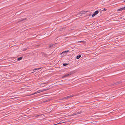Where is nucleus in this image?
Here are the masks:
<instances>
[{
  "label": "nucleus",
  "instance_id": "1",
  "mask_svg": "<svg viewBox=\"0 0 125 125\" xmlns=\"http://www.w3.org/2000/svg\"><path fill=\"white\" fill-rule=\"evenodd\" d=\"M49 89H44L41 90L37 91L35 93H34L32 94V95L38 93H40L44 91H45L49 90Z\"/></svg>",
  "mask_w": 125,
  "mask_h": 125
},
{
  "label": "nucleus",
  "instance_id": "2",
  "mask_svg": "<svg viewBox=\"0 0 125 125\" xmlns=\"http://www.w3.org/2000/svg\"><path fill=\"white\" fill-rule=\"evenodd\" d=\"M73 72H70L68 73L65 74L62 77V78H63L66 77L70 75L73 74Z\"/></svg>",
  "mask_w": 125,
  "mask_h": 125
},
{
  "label": "nucleus",
  "instance_id": "3",
  "mask_svg": "<svg viewBox=\"0 0 125 125\" xmlns=\"http://www.w3.org/2000/svg\"><path fill=\"white\" fill-rule=\"evenodd\" d=\"M99 13V11L98 10H96V11H95L94 13L92 15V16L93 17H94V16H95L98 13Z\"/></svg>",
  "mask_w": 125,
  "mask_h": 125
},
{
  "label": "nucleus",
  "instance_id": "4",
  "mask_svg": "<svg viewBox=\"0 0 125 125\" xmlns=\"http://www.w3.org/2000/svg\"><path fill=\"white\" fill-rule=\"evenodd\" d=\"M74 95H70L68 96H67V97H65L64 98V99H67L68 98H70L71 97H72L74 96Z\"/></svg>",
  "mask_w": 125,
  "mask_h": 125
},
{
  "label": "nucleus",
  "instance_id": "5",
  "mask_svg": "<svg viewBox=\"0 0 125 125\" xmlns=\"http://www.w3.org/2000/svg\"><path fill=\"white\" fill-rule=\"evenodd\" d=\"M68 51H64L61 53V55L62 56H64L66 55V53Z\"/></svg>",
  "mask_w": 125,
  "mask_h": 125
},
{
  "label": "nucleus",
  "instance_id": "6",
  "mask_svg": "<svg viewBox=\"0 0 125 125\" xmlns=\"http://www.w3.org/2000/svg\"><path fill=\"white\" fill-rule=\"evenodd\" d=\"M82 111H80L78 112H76L75 113L73 114V115H75L77 114H80L82 113Z\"/></svg>",
  "mask_w": 125,
  "mask_h": 125
},
{
  "label": "nucleus",
  "instance_id": "7",
  "mask_svg": "<svg viewBox=\"0 0 125 125\" xmlns=\"http://www.w3.org/2000/svg\"><path fill=\"white\" fill-rule=\"evenodd\" d=\"M55 44H52V45H49V47L50 48H51V47H55Z\"/></svg>",
  "mask_w": 125,
  "mask_h": 125
},
{
  "label": "nucleus",
  "instance_id": "8",
  "mask_svg": "<svg viewBox=\"0 0 125 125\" xmlns=\"http://www.w3.org/2000/svg\"><path fill=\"white\" fill-rule=\"evenodd\" d=\"M64 123V121L62 120L61 121H60L59 123L57 124H62V123ZM55 125H56V124H55Z\"/></svg>",
  "mask_w": 125,
  "mask_h": 125
},
{
  "label": "nucleus",
  "instance_id": "9",
  "mask_svg": "<svg viewBox=\"0 0 125 125\" xmlns=\"http://www.w3.org/2000/svg\"><path fill=\"white\" fill-rule=\"evenodd\" d=\"M22 58V57H20L19 58L17 59L18 61H20L21 60Z\"/></svg>",
  "mask_w": 125,
  "mask_h": 125
},
{
  "label": "nucleus",
  "instance_id": "10",
  "mask_svg": "<svg viewBox=\"0 0 125 125\" xmlns=\"http://www.w3.org/2000/svg\"><path fill=\"white\" fill-rule=\"evenodd\" d=\"M124 10V9H123V7L122 8H120L119 9H118L117 10V11H120L122 10Z\"/></svg>",
  "mask_w": 125,
  "mask_h": 125
},
{
  "label": "nucleus",
  "instance_id": "11",
  "mask_svg": "<svg viewBox=\"0 0 125 125\" xmlns=\"http://www.w3.org/2000/svg\"><path fill=\"white\" fill-rule=\"evenodd\" d=\"M81 57V55H79L77 56L76 57V59H79Z\"/></svg>",
  "mask_w": 125,
  "mask_h": 125
},
{
  "label": "nucleus",
  "instance_id": "12",
  "mask_svg": "<svg viewBox=\"0 0 125 125\" xmlns=\"http://www.w3.org/2000/svg\"><path fill=\"white\" fill-rule=\"evenodd\" d=\"M41 68H35L33 70V71H34V70H39L40 69H41Z\"/></svg>",
  "mask_w": 125,
  "mask_h": 125
},
{
  "label": "nucleus",
  "instance_id": "13",
  "mask_svg": "<svg viewBox=\"0 0 125 125\" xmlns=\"http://www.w3.org/2000/svg\"><path fill=\"white\" fill-rule=\"evenodd\" d=\"M43 115V114H42L40 115H37L36 116V117H38L39 116H41L42 115Z\"/></svg>",
  "mask_w": 125,
  "mask_h": 125
},
{
  "label": "nucleus",
  "instance_id": "14",
  "mask_svg": "<svg viewBox=\"0 0 125 125\" xmlns=\"http://www.w3.org/2000/svg\"><path fill=\"white\" fill-rule=\"evenodd\" d=\"M106 10V9L105 8H104L103 9L102 11H105Z\"/></svg>",
  "mask_w": 125,
  "mask_h": 125
},
{
  "label": "nucleus",
  "instance_id": "15",
  "mask_svg": "<svg viewBox=\"0 0 125 125\" xmlns=\"http://www.w3.org/2000/svg\"><path fill=\"white\" fill-rule=\"evenodd\" d=\"M119 83V82H118V83H115L114 84H115V85H116Z\"/></svg>",
  "mask_w": 125,
  "mask_h": 125
},
{
  "label": "nucleus",
  "instance_id": "16",
  "mask_svg": "<svg viewBox=\"0 0 125 125\" xmlns=\"http://www.w3.org/2000/svg\"><path fill=\"white\" fill-rule=\"evenodd\" d=\"M26 19H23V20H21L20 21H24Z\"/></svg>",
  "mask_w": 125,
  "mask_h": 125
},
{
  "label": "nucleus",
  "instance_id": "17",
  "mask_svg": "<svg viewBox=\"0 0 125 125\" xmlns=\"http://www.w3.org/2000/svg\"><path fill=\"white\" fill-rule=\"evenodd\" d=\"M67 64V63H64L63 64V65L64 66H66Z\"/></svg>",
  "mask_w": 125,
  "mask_h": 125
},
{
  "label": "nucleus",
  "instance_id": "18",
  "mask_svg": "<svg viewBox=\"0 0 125 125\" xmlns=\"http://www.w3.org/2000/svg\"><path fill=\"white\" fill-rule=\"evenodd\" d=\"M123 8L124 10H125V6L124 7H123Z\"/></svg>",
  "mask_w": 125,
  "mask_h": 125
},
{
  "label": "nucleus",
  "instance_id": "19",
  "mask_svg": "<svg viewBox=\"0 0 125 125\" xmlns=\"http://www.w3.org/2000/svg\"><path fill=\"white\" fill-rule=\"evenodd\" d=\"M101 11V9H100V10H99V11H100H100Z\"/></svg>",
  "mask_w": 125,
  "mask_h": 125
},
{
  "label": "nucleus",
  "instance_id": "20",
  "mask_svg": "<svg viewBox=\"0 0 125 125\" xmlns=\"http://www.w3.org/2000/svg\"><path fill=\"white\" fill-rule=\"evenodd\" d=\"M26 50V49H25L24 51H25Z\"/></svg>",
  "mask_w": 125,
  "mask_h": 125
},
{
  "label": "nucleus",
  "instance_id": "21",
  "mask_svg": "<svg viewBox=\"0 0 125 125\" xmlns=\"http://www.w3.org/2000/svg\"><path fill=\"white\" fill-rule=\"evenodd\" d=\"M124 2H125V0H124Z\"/></svg>",
  "mask_w": 125,
  "mask_h": 125
},
{
  "label": "nucleus",
  "instance_id": "22",
  "mask_svg": "<svg viewBox=\"0 0 125 125\" xmlns=\"http://www.w3.org/2000/svg\"><path fill=\"white\" fill-rule=\"evenodd\" d=\"M34 72H35V71H34V72H32L31 73H34Z\"/></svg>",
  "mask_w": 125,
  "mask_h": 125
}]
</instances>
